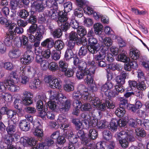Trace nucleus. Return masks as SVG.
I'll list each match as a JSON object with an SVG mask.
<instances>
[{
  "instance_id": "f257e3e1",
  "label": "nucleus",
  "mask_w": 149,
  "mask_h": 149,
  "mask_svg": "<svg viewBox=\"0 0 149 149\" xmlns=\"http://www.w3.org/2000/svg\"><path fill=\"white\" fill-rule=\"evenodd\" d=\"M41 46L45 48H52L53 46L58 51H61L64 47V44L63 42L58 40L55 42L52 38H47L41 42Z\"/></svg>"
},
{
  "instance_id": "f03ea898",
  "label": "nucleus",
  "mask_w": 149,
  "mask_h": 149,
  "mask_svg": "<svg viewBox=\"0 0 149 149\" xmlns=\"http://www.w3.org/2000/svg\"><path fill=\"white\" fill-rule=\"evenodd\" d=\"M33 45L28 43L22 46V48L25 49L27 50L24 53V55L22 56L20 61L22 64H28L33 60L34 57V54L31 49Z\"/></svg>"
},
{
  "instance_id": "7ed1b4c3",
  "label": "nucleus",
  "mask_w": 149,
  "mask_h": 149,
  "mask_svg": "<svg viewBox=\"0 0 149 149\" xmlns=\"http://www.w3.org/2000/svg\"><path fill=\"white\" fill-rule=\"evenodd\" d=\"M88 42L89 44L87 45L88 52L93 54L97 53L100 49V45L98 43L97 39L91 37L89 38Z\"/></svg>"
},
{
  "instance_id": "20e7f679",
  "label": "nucleus",
  "mask_w": 149,
  "mask_h": 149,
  "mask_svg": "<svg viewBox=\"0 0 149 149\" xmlns=\"http://www.w3.org/2000/svg\"><path fill=\"white\" fill-rule=\"evenodd\" d=\"M22 94L23 96L21 98V102L25 106H29L32 104L33 101L31 99L33 96V94L29 91H25Z\"/></svg>"
},
{
  "instance_id": "39448f33",
  "label": "nucleus",
  "mask_w": 149,
  "mask_h": 149,
  "mask_svg": "<svg viewBox=\"0 0 149 149\" xmlns=\"http://www.w3.org/2000/svg\"><path fill=\"white\" fill-rule=\"evenodd\" d=\"M2 84H4V87L5 88H8L11 92H17L19 90V87L12 81L11 79L5 80L4 81L2 82Z\"/></svg>"
},
{
  "instance_id": "423d86ee",
  "label": "nucleus",
  "mask_w": 149,
  "mask_h": 149,
  "mask_svg": "<svg viewBox=\"0 0 149 149\" xmlns=\"http://www.w3.org/2000/svg\"><path fill=\"white\" fill-rule=\"evenodd\" d=\"M16 122V120H13V119H11L9 120L8 122V126L6 128V130L8 134L10 135H15V136L17 137V138H18L19 137V136L14 133L16 130L15 125Z\"/></svg>"
},
{
  "instance_id": "0eeeda50",
  "label": "nucleus",
  "mask_w": 149,
  "mask_h": 149,
  "mask_svg": "<svg viewBox=\"0 0 149 149\" xmlns=\"http://www.w3.org/2000/svg\"><path fill=\"white\" fill-rule=\"evenodd\" d=\"M98 109L102 111H104L108 109H113L114 107V104L109 98H106L103 103L100 104L98 106Z\"/></svg>"
},
{
  "instance_id": "6e6552de",
  "label": "nucleus",
  "mask_w": 149,
  "mask_h": 149,
  "mask_svg": "<svg viewBox=\"0 0 149 149\" xmlns=\"http://www.w3.org/2000/svg\"><path fill=\"white\" fill-rule=\"evenodd\" d=\"M46 32L45 28L43 25H40L37 29L35 36L37 41H40L43 38V35Z\"/></svg>"
},
{
  "instance_id": "1a4fd4ad",
  "label": "nucleus",
  "mask_w": 149,
  "mask_h": 149,
  "mask_svg": "<svg viewBox=\"0 0 149 149\" xmlns=\"http://www.w3.org/2000/svg\"><path fill=\"white\" fill-rule=\"evenodd\" d=\"M73 63L74 65L78 67L79 70H88L86 69L87 65L86 63L82 61L79 60L78 57L74 58Z\"/></svg>"
},
{
  "instance_id": "9d476101",
  "label": "nucleus",
  "mask_w": 149,
  "mask_h": 149,
  "mask_svg": "<svg viewBox=\"0 0 149 149\" xmlns=\"http://www.w3.org/2000/svg\"><path fill=\"white\" fill-rule=\"evenodd\" d=\"M106 49H104V48H102L100 51L99 50L98 53L94 56L95 61L103 60L106 57Z\"/></svg>"
},
{
  "instance_id": "9b49d317",
  "label": "nucleus",
  "mask_w": 149,
  "mask_h": 149,
  "mask_svg": "<svg viewBox=\"0 0 149 149\" xmlns=\"http://www.w3.org/2000/svg\"><path fill=\"white\" fill-rule=\"evenodd\" d=\"M19 125L20 129L22 131H28L30 128L29 123L26 119L20 120Z\"/></svg>"
},
{
  "instance_id": "f8f14e48",
  "label": "nucleus",
  "mask_w": 149,
  "mask_h": 149,
  "mask_svg": "<svg viewBox=\"0 0 149 149\" xmlns=\"http://www.w3.org/2000/svg\"><path fill=\"white\" fill-rule=\"evenodd\" d=\"M64 102H62V105L60 110L63 113L68 111L70 109L71 105V100H64Z\"/></svg>"
},
{
  "instance_id": "ddd939ff",
  "label": "nucleus",
  "mask_w": 149,
  "mask_h": 149,
  "mask_svg": "<svg viewBox=\"0 0 149 149\" xmlns=\"http://www.w3.org/2000/svg\"><path fill=\"white\" fill-rule=\"evenodd\" d=\"M67 13L60 12L59 14V17L57 20L58 25L60 26L62 25V23L67 22L68 19Z\"/></svg>"
},
{
  "instance_id": "4468645a",
  "label": "nucleus",
  "mask_w": 149,
  "mask_h": 149,
  "mask_svg": "<svg viewBox=\"0 0 149 149\" xmlns=\"http://www.w3.org/2000/svg\"><path fill=\"white\" fill-rule=\"evenodd\" d=\"M118 125V120L115 118H112L110 123L108 124V128L111 131H116Z\"/></svg>"
},
{
  "instance_id": "2eb2a0df",
  "label": "nucleus",
  "mask_w": 149,
  "mask_h": 149,
  "mask_svg": "<svg viewBox=\"0 0 149 149\" xmlns=\"http://www.w3.org/2000/svg\"><path fill=\"white\" fill-rule=\"evenodd\" d=\"M15 135H13L7 136L5 138L4 142L8 145L7 147L10 148L15 147L13 145L14 141V137H16Z\"/></svg>"
},
{
  "instance_id": "dca6fc26",
  "label": "nucleus",
  "mask_w": 149,
  "mask_h": 149,
  "mask_svg": "<svg viewBox=\"0 0 149 149\" xmlns=\"http://www.w3.org/2000/svg\"><path fill=\"white\" fill-rule=\"evenodd\" d=\"M21 54L20 50L15 49L10 51L8 53V56L11 58H17Z\"/></svg>"
},
{
  "instance_id": "f3484780",
  "label": "nucleus",
  "mask_w": 149,
  "mask_h": 149,
  "mask_svg": "<svg viewBox=\"0 0 149 149\" xmlns=\"http://www.w3.org/2000/svg\"><path fill=\"white\" fill-rule=\"evenodd\" d=\"M113 88V85L112 83L108 81L101 86V90L102 92H103L105 94L106 92H107L109 90H111Z\"/></svg>"
},
{
  "instance_id": "a211bd4d",
  "label": "nucleus",
  "mask_w": 149,
  "mask_h": 149,
  "mask_svg": "<svg viewBox=\"0 0 149 149\" xmlns=\"http://www.w3.org/2000/svg\"><path fill=\"white\" fill-rule=\"evenodd\" d=\"M42 128V127L41 125L38 126L36 127L35 130L34 132V135L40 139H42L44 135Z\"/></svg>"
},
{
  "instance_id": "6ab92c4d",
  "label": "nucleus",
  "mask_w": 149,
  "mask_h": 149,
  "mask_svg": "<svg viewBox=\"0 0 149 149\" xmlns=\"http://www.w3.org/2000/svg\"><path fill=\"white\" fill-rule=\"evenodd\" d=\"M130 57L134 60H136L139 57V51L136 49L132 48L130 51Z\"/></svg>"
},
{
  "instance_id": "aec40b11",
  "label": "nucleus",
  "mask_w": 149,
  "mask_h": 149,
  "mask_svg": "<svg viewBox=\"0 0 149 149\" xmlns=\"http://www.w3.org/2000/svg\"><path fill=\"white\" fill-rule=\"evenodd\" d=\"M18 13V16L21 18L24 19H27L29 15V12L25 9L19 10Z\"/></svg>"
},
{
  "instance_id": "412c9836",
  "label": "nucleus",
  "mask_w": 149,
  "mask_h": 149,
  "mask_svg": "<svg viewBox=\"0 0 149 149\" xmlns=\"http://www.w3.org/2000/svg\"><path fill=\"white\" fill-rule=\"evenodd\" d=\"M100 40L106 46L109 47L112 45V42L111 39L108 37L104 38L102 36H100Z\"/></svg>"
},
{
  "instance_id": "4be33fe9",
  "label": "nucleus",
  "mask_w": 149,
  "mask_h": 149,
  "mask_svg": "<svg viewBox=\"0 0 149 149\" xmlns=\"http://www.w3.org/2000/svg\"><path fill=\"white\" fill-rule=\"evenodd\" d=\"M126 52H124L119 54L117 58V60L123 62L127 61L129 58L126 55Z\"/></svg>"
},
{
  "instance_id": "5701e85b",
  "label": "nucleus",
  "mask_w": 149,
  "mask_h": 149,
  "mask_svg": "<svg viewBox=\"0 0 149 149\" xmlns=\"http://www.w3.org/2000/svg\"><path fill=\"white\" fill-rule=\"evenodd\" d=\"M53 79L52 82H50V87L52 88H57L59 89L61 87V85L58 80L55 77H54Z\"/></svg>"
},
{
  "instance_id": "b1692460",
  "label": "nucleus",
  "mask_w": 149,
  "mask_h": 149,
  "mask_svg": "<svg viewBox=\"0 0 149 149\" xmlns=\"http://www.w3.org/2000/svg\"><path fill=\"white\" fill-rule=\"evenodd\" d=\"M88 73V70H78L76 73V77L77 79H82Z\"/></svg>"
},
{
  "instance_id": "393cba45",
  "label": "nucleus",
  "mask_w": 149,
  "mask_h": 149,
  "mask_svg": "<svg viewBox=\"0 0 149 149\" xmlns=\"http://www.w3.org/2000/svg\"><path fill=\"white\" fill-rule=\"evenodd\" d=\"M117 139L120 140L124 139H128L127 133L125 131H122L117 132L116 134Z\"/></svg>"
},
{
  "instance_id": "a878e982",
  "label": "nucleus",
  "mask_w": 149,
  "mask_h": 149,
  "mask_svg": "<svg viewBox=\"0 0 149 149\" xmlns=\"http://www.w3.org/2000/svg\"><path fill=\"white\" fill-rule=\"evenodd\" d=\"M59 13L56 10L50 9L48 10V14L53 19H55L59 16Z\"/></svg>"
},
{
  "instance_id": "bb28decb",
  "label": "nucleus",
  "mask_w": 149,
  "mask_h": 149,
  "mask_svg": "<svg viewBox=\"0 0 149 149\" xmlns=\"http://www.w3.org/2000/svg\"><path fill=\"white\" fill-rule=\"evenodd\" d=\"M135 133L137 136L143 137L146 136V132L144 129L141 127H138L136 129Z\"/></svg>"
},
{
  "instance_id": "cd10ccee",
  "label": "nucleus",
  "mask_w": 149,
  "mask_h": 149,
  "mask_svg": "<svg viewBox=\"0 0 149 149\" xmlns=\"http://www.w3.org/2000/svg\"><path fill=\"white\" fill-rule=\"evenodd\" d=\"M125 112V111L123 106L117 108L115 111V114L119 117H122L124 115Z\"/></svg>"
},
{
  "instance_id": "c85d7f7f",
  "label": "nucleus",
  "mask_w": 149,
  "mask_h": 149,
  "mask_svg": "<svg viewBox=\"0 0 149 149\" xmlns=\"http://www.w3.org/2000/svg\"><path fill=\"white\" fill-rule=\"evenodd\" d=\"M59 66L58 68L60 71L63 72L68 69V65L65 62L60 61L59 63Z\"/></svg>"
},
{
  "instance_id": "c756f323",
  "label": "nucleus",
  "mask_w": 149,
  "mask_h": 149,
  "mask_svg": "<svg viewBox=\"0 0 149 149\" xmlns=\"http://www.w3.org/2000/svg\"><path fill=\"white\" fill-rule=\"evenodd\" d=\"M94 32L96 34H99L100 32H101L103 29L102 25L99 23H97L94 25Z\"/></svg>"
},
{
  "instance_id": "7c9ffc66",
  "label": "nucleus",
  "mask_w": 149,
  "mask_h": 149,
  "mask_svg": "<svg viewBox=\"0 0 149 149\" xmlns=\"http://www.w3.org/2000/svg\"><path fill=\"white\" fill-rule=\"evenodd\" d=\"M43 2L41 3H37L34 4L32 3L33 6H35V8L36 11L38 12L43 11L45 8L44 6L43 5Z\"/></svg>"
},
{
  "instance_id": "2f4dec72",
  "label": "nucleus",
  "mask_w": 149,
  "mask_h": 149,
  "mask_svg": "<svg viewBox=\"0 0 149 149\" xmlns=\"http://www.w3.org/2000/svg\"><path fill=\"white\" fill-rule=\"evenodd\" d=\"M142 106V104L141 102L139 101H137L134 105H132L130 107L131 108L132 111L135 112L136 110L141 108Z\"/></svg>"
},
{
  "instance_id": "473e14b6",
  "label": "nucleus",
  "mask_w": 149,
  "mask_h": 149,
  "mask_svg": "<svg viewBox=\"0 0 149 149\" xmlns=\"http://www.w3.org/2000/svg\"><path fill=\"white\" fill-rule=\"evenodd\" d=\"M77 33L81 37H83L86 34L87 31L84 26H80L77 30Z\"/></svg>"
},
{
  "instance_id": "72a5a7b5",
  "label": "nucleus",
  "mask_w": 149,
  "mask_h": 149,
  "mask_svg": "<svg viewBox=\"0 0 149 149\" xmlns=\"http://www.w3.org/2000/svg\"><path fill=\"white\" fill-rule=\"evenodd\" d=\"M6 114L8 118L13 119V120H17L15 119L17 116V113L15 111L9 109L7 112Z\"/></svg>"
},
{
  "instance_id": "f704fd0d",
  "label": "nucleus",
  "mask_w": 149,
  "mask_h": 149,
  "mask_svg": "<svg viewBox=\"0 0 149 149\" xmlns=\"http://www.w3.org/2000/svg\"><path fill=\"white\" fill-rule=\"evenodd\" d=\"M27 21L29 23L33 24H36L37 22V17L33 14H31L29 18H27Z\"/></svg>"
},
{
  "instance_id": "c9c22d12",
  "label": "nucleus",
  "mask_w": 149,
  "mask_h": 149,
  "mask_svg": "<svg viewBox=\"0 0 149 149\" xmlns=\"http://www.w3.org/2000/svg\"><path fill=\"white\" fill-rule=\"evenodd\" d=\"M62 34V30L60 29H56L52 32V35L54 38H60Z\"/></svg>"
},
{
  "instance_id": "e433bc0d",
  "label": "nucleus",
  "mask_w": 149,
  "mask_h": 149,
  "mask_svg": "<svg viewBox=\"0 0 149 149\" xmlns=\"http://www.w3.org/2000/svg\"><path fill=\"white\" fill-rule=\"evenodd\" d=\"M103 137L105 140L108 141L112 138V135L109 130H105L103 132Z\"/></svg>"
},
{
  "instance_id": "4c0bfd02",
  "label": "nucleus",
  "mask_w": 149,
  "mask_h": 149,
  "mask_svg": "<svg viewBox=\"0 0 149 149\" xmlns=\"http://www.w3.org/2000/svg\"><path fill=\"white\" fill-rule=\"evenodd\" d=\"M88 136L90 139H95L97 137L98 133L95 130L91 129L90 130Z\"/></svg>"
},
{
  "instance_id": "58836bf2",
  "label": "nucleus",
  "mask_w": 149,
  "mask_h": 149,
  "mask_svg": "<svg viewBox=\"0 0 149 149\" xmlns=\"http://www.w3.org/2000/svg\"><path fill=\"white\" fill-rule=\"evenodd\" d=\"M38 28L37 24L31 25L27 30V33L34 34L36 32Z\"/></svg>"
},
{
  "instance_id": "ea45409f",
  "label": "nucleus",
  "mask_w": 149,
  "mask_h": 149,
  "mask_svg": "<svg viewBox=\"0 0 149 149\" xmlns=\"http://www.w3.org/2000/svg\"><path fill=\"white\" fill-rule=\"evenodd\" d=\"M86 77L85 78V82L87 84H91L93 83V74H91L88 70V73L86 74Z\"/></svg>"
},
{
  "instance_id": "a19ab883",
  "label": "nucleus",
  "mask_w": 149,
  "mask_h": 149,
  "mask_svg": "<svg viewBox=\"0 0 149 149\" xmlns=\"http://www.w3.org/2000/svg\"><path fill=\"white\" fill-rule=\"evenodd\" d=\"M49 68V70L53 72H54L58 69V64L54 62L50 63L48 65Z\"/></svg>"
},
{
  "instance_id": "79ce46f5",
  "label": "nucleus",
  "mask_w": 149,
  "mask_h": 149,
  "mask_svg": "<svg viewBox=\"0 0 149 149\" xmlns=\"http://www.w3.org/2000/svg\"><path fill=\"white\" fill-rule=\"evenodd\" d=\"M65 13H67L71 11L72 8V4L70 2H68L64 4Z\"/></svg>"
},
{
  "instance_id": "37998d69",
  "label": "nucleus",
  "mask_w": 149,
  "mask_h": 149,
  "mask_svg": "<svg viewBox=\"0 0 149 149\" xmlns=\"http://www.w3.org/2000/svg\"><path fill=\"white\" fill-rule=\"evenodd\" d=\"M90 102L94 107H97L100 104V102L99 98L97 97H92Z\"/></svg>"
},
{
  "instance_id": "c03bdc74",
  "label": "nucleus",
  "mask_w": 149,
  "mask_h": 149,
  "mask_svg": "<svg viewBox=\"0 0 149 149\" xmlns=\"http://www.w3.org/2000/svg\"><path fill=\"white\" fill-rule=\"evenodd\" d=\"M92 109L91 104L88 103H85L81 106V110L83 111H90Z\"/></svg>"
},
{
  "instance_id": "a18cd8bd",
  "label": "nucleus",
  "mask_w": 149,
  "mask_h": 149,
  "mask_svg": "<svg viewBox=\"0 0 149 149\" xmlns=\"http://www.w3.org/2000/svg\"><path fill=\"white\" fill-rule=\"evenodd\" d=\"M133 95L137 97L139 99H141L143 96L142 91L137 88L134 92H132Z\"/></svg>"
},
{
  "instance_id": "49530a36",
  "label": "nucleus",
  "mask_w": 149,
  "mask_h": 149,
  "mask_svg": "<svg viewBox=\"0 0 149 149\" xmlns=\"http://www.w3.org/2000/svg\"><path fill=\"white\" fill-rule=\"evenodd\" d=\"M78 34L74 31H72L69 34V40H71L74 41H76L78 38Z\"/></svg>"
},
{
  "instance_id": "de8ad7c7",
  "label": "nucleus",
  "mask_w": 149,
  "mask_h": 149,
  "mask_svg": "<svg viewBox=\"0 0 149 149\" xmlns=\"http://www.w3.org/2000/svg\"><path fill=\"white\" fill-rule=\"evenodd\" d=\"M137 88L143 91L146 89V86L143 81H139L137 83Z\"/></svg>"
},
{
  "instance_id": "09e8293b",
  "label": "nucleus",
  "mask_w": 149,
  "mask_h": 149,
  "mask_svg": "<svg viewBox=\"0 0 149 149\" xmlns=\"http://www.w3.org/2000/svg\"><path fill=\"white\" fill-rule=\"evenodd\" d=\"M73 55L74 54L73 50L67 49L65 54V57L66 59H69L72 58Z\"/></svg>"
},
{
  "instance_id": "8fccbe9b",
  "label": "nucleus",
  "mask_w": 149,
  "mask_h": 149,
  "mask_svg": "<svg viewBox=\"0 0 149 149\" xmlns=\"http://www.w3.org/2000/svg\"><path fill=\"white\" fill-rule=\"evenodd\" d=\"M72 98L76 100H81L82 93L79 91H74L72 93Z\"/></svg>"
},
{
  "instance_id": "3c124183",
  "label": "nucleus",
  "mask_w": 149,
  "mask_h": 149,
  "mask_svg": "<svg viewBox=\"0 0 149 149\" xmlns=\"http://www.w3.org/2000/svg\"><path fill=\"white\" fill-rule=\"evenodd\" d=\"M87 46L86 47H82L79 50V56H85L87 52Z\"/></svg>"
},
{
  "instance_id": "603ef678",
  "label": "nucleus",
  "mask_w": 149,
  "mask_h": 149,
  "mask_svg": "<svg viewBox=\"0 0 149 149\" xmlns=\"http://www.w3.org/2000/svg\"><path fill=\"white\" fill-rule=\"evenodd\" d=\"M64 74L66 77H72L74 74V72L72 69L68 68L65 71L63 72Z\"/></svg>"
},
{
  "instance_id": "864d4df0",
  "label": "nucleus",
  "mask_w": 149,
  "mask_h": 149,
  "mask_svg": "<svg viewBox=\"0 0 149 149\" xmlns=\"http://www.w3.org/2000/svg\"><path fill=\"white\" fill-rule=\"evenodd\" d=\"M6 36L13 41L16 39V34L12 31H9L8 33H6Z\"/></svg>"
},
{
  "instance_id": "5fc2aeb1",
  "label": "nucleus",
  "mask_w": 149,
  "mask_h": 149,
  "mask_svg": "<svg viewBox=\"0 0 149 149\" xmlns=\"http://www.w3.org/2000/svg\"><path fill=\"white\" fill-rule=\"evenodd\" d=\"M47 49L45 51H43L42 54L43 57L46 59H48L50 57L51 54L50 48H47Z\"/></svg>"
},
{
  "instance_id": "6e6d98bb",
  "label": "nucleus",
  "mask_w": 149,
  "mask_h": 149,
  "mask_svg": "<svg viewBox=\"0 0 149 149\" xmlns=\"http://www.w3.org/2000/svg\"><path fill=\"white\" fill-rule=\"evenodd\" d=\"M127 139H124L119 140V143L123 148H125L128 147L129 143L127 140Z\"/></svg>"
},
{
  "instance_id": "4d7b16f0",
  "label": "nucleus",
  "mask_w": 149,
  "mask_h": 149,
  "mask_svg": "<svg viewBox=\"0 0 149 149\" xmlns=\"http://www.w3.org/2000/svg\"><path fill=\"white\" fill-rule=\"evenodd\" d=\"M56 102L54 101H48L47 104L46 106L52 110L55 109L56 108Z\"/></svg>"
},
{
  "instance_id": "13d9d810",
  "label": "nucleus",
  "mask_w": 149,
  "mask_h": 149,
  "mask_svg": "<svg viewBox=\"0 0 149 149\" xmlns=\"http://www.w3.org/2000/svg\"><path fill=\"white\" fill-rule=\"evenodd\" d=\"M0 23L2 25H4L6 27H7L8 25L10 23V20H8L4 17H1L0 18Z\"/></svg>"
},
{
  "instance_id": "bf43d9fd",
  "label": "nucleus",
  "mask_w": 149,
  "mask_h": 149,
  "mask_svg": "<svg viewBox=\"0 0 149 149\" xmlns=\"http://www.w3.org/2000/svg\"><path fill=\"white\" fill-rule=\"evenodd\" d=\"M127 124L130 127L136 128L137 127V123H135V120L131 118L129 120Z\"/></svg>"
},
{
  "instance_id": "052dcab7",
  "label": "nucleus",
  "mask_w": 149,
  "mask_h": 149,
  "mask_svg": "<svg viewBox=\"0 0 149 149\" xmlns=\"http://www.w3.org/2000/svg\"><path fill=\"white\" fill-rule=\"evenodd\" d=\"M116 81L117 84L121 85L123 84L125 82V80L124 78L121 75H118L116 77Z\"/></svg>"
},
{
  "instance_id": "680f3d73",
  "label": "nucleus",
  "mask_w": 149,
  "mask_h": 149,
  "mask_svg": "<svg viewBox=\"0 0 149 149\" xmlns=\"http://www.w3.org/2000/svg\"><path fill=\"white\" fill-rule=\"evenodd\" d=\"M75 42L71 40H69L67 44L68 49L71 50H74Z\"/></svg>"
},
{
  "instance_id": "e2e57ef3",
  "label": "nucleus",
  "mask_w": 149,
  "mask_h": 149,
  "mask_svg": "<svg viewBox=\"0 0 149 149\" xmlns=\"http://www.w3.org/2000/svg\"><path fill=\"white\" fill-rule=\"evenodd\" d=\"M25 111L29 113L33 114L35 113L36 111V109L33 107H28L24 108Z\"/></svg>"
},
{
  "instance_id": "0e129e2a",
  "label": "nucleus",
  "mask_w": 149,
  "mask_h": 149,
  "mask_svg": "<svg viewBox=\"0 0 149 149\" xmlns=\"http://www.w3.org/2000/svg\"><path fill=\"white\" fill-rule=\"evenodd\" d=\"M43 102L41 100H39L36 104L37 109L40 111H42L44 109Z\"/></svg>"
},
{
  "instance_id": "69168bd1",
  "label": "nucleus",
  "mask_w": 149,
  "mask_h": 149,
  "mask_svg": "<svg viewBox=\"0 0 149 149\" xmlns=\"http://www.w3.org/2000/svg\"><path fill=\"white\" fill-rule=\"evenodd\" d=\"M83 8H77L75 10L74 14L76 16H77L79 17H81L83 15V11L82 9Z\"/></svg>"
},
{
  "instance_id": "338daca9",
  "label": "nucleus",
  "mask_w": 149,
  "mask_h": 149,
  "mask_svg": "<svg viewBox=\"0 0 149 149\" xmlns=\"http://www.w3.org/2000/svg\"><path fill=\"white\" fill-rule=\"evenodd\" d=\"M67 121V120L65 116L62 114L59 115L57 119V122L58 123H64L66 122Z\"/></svg>"
},
{
  "instance_id": "774afa93",
  "label": "nucleus",
  "mask_w": 149,
  "mask_h": 149,
  "mask_svg": "<svg viewBox=\"0 0 149 149\" xmlns=\"http://www.w3.org/2000/svg\"><path fill=\"white\" fill-rule=\"evenodd\" d=\"M64 89L67 91L69 92L72 91L74 89V87L70 84H67L64 86Z\"/></svg>"
}]
</instances>
